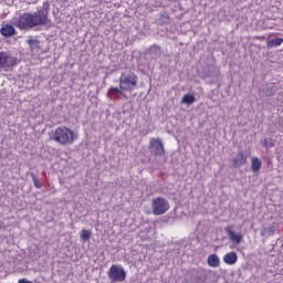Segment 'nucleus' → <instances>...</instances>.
Returning a JSON list of instances; mask_svg holds the SVG:
<instances>
[{
  "label": "nucleus",
  "mask_w": 283,
  "mask_h": 283,
  "mask_svg": "<svg viewBox=\"0 0 283 283\" xmlns=\"http://www.w3.org/2000/svg\"><path fill=\"white\" fill-rule=\"evenodd\" d=\"M18 63H19V61L15 57H9L7 60V65H9V66H15V65H18Z\"/></svg>",
  "instance_id": "obj_19"
},
{
  "label": "nucleus",
  "mask_w": 283,
  "mask_h": 283,
  "mask_svg": "<svg viewBox=\"0 0 283 283\" xmlns=\"http://www.w3.org/2000/svg\"><path fill=\"white\" fill-rule=\"evenodd\" d=\"M107 276L109 277V281H112V283H123L127 277V273L125 272V269H123V266L118 264H113L109 268V271H107Z\"/></svg>",
  "instance_id": "obj_5"
},
{
  "label": "nucleus",
  "mask_w": 283,
  "mask_h": 283,
  "mask_svg": "<svg viewBox=\"0 0 283 283\" xmlns=\"http://www.w3.org/2000/svg\"><path fill=\"white\" fill-rule=\"evenodd\" d=\"M193 103H196V97H193V95L184 94V96H181V104L191 105Z\"/></svg>",
  "instance_id": "obj_14"
},
{
  "label": "nucleus",
  "mask_w": 283,
  "mask_h": 283,
  "mask_svg": "<svg viewBox=\"0 0 283 283\" xmlns=\"http://www.w3.org/2000/svg\"><path fill=\"white\" fill-rule=\"evenodd\" d=\"M239 260V255L237 252H228L226 255H223V263L228 264V266H233L237 264V261Z\"/></svg>",
  "instance_id": "obj_10"
},
{
  "label": "nucleus",
  "mask_w": 283,
  "mask_h": 283,
  "mask_svg": "<svg viewBox=\"0 0 283 283\" xmlns=\"http://www.w3.org/2000/svg\"><path fill=\"white\" fill-rule=\"evenodd\" d=\"M149 149L153 150V156H164V144H161V139L159 138H151L149 143Z\"/></svg>",
  "instance_id": "obj_6"
},
{
  "label": "nucleus",
  "mask_w": 283,
  "mask_h": 283,
  "mask_svg": "<svg viewBox=\"0 0 283 283\" xmlns=\"http://www.w3.org/2000/svg\"><path fill=\"white\" fill-rule=\"evenodd\" d=\"M9 55L4 52H0V69L4 67L7 65V61L9 60Z\"/></svg>",
  "instance_id": "obj_17"
},
{
  "label": "nucleus",
  "mask_w": 283,
  "mask_h": 283,
  "mask_svg": "<svg viewBox=\"0 0 283 283\" xmlns=\"http://www.w3.org/2000/svg\"><path fill=\"white\" fill-rule=\"evenodd\" d=\"M91 235V230L82 229V231H80V240H82V242H87Z\"/></svg>",
  "instance_id": "obj_15"
},
{
  "label": "nucleus",
  "mask_w": 283,
  "mask_h": 283,
  "mask_svg": "<svg viewBox=\"0 0 283 283\" xmlns=\"http://www.w3.org/2000/svg\"><path fill=\"white\" fill-rule=\"evenodd\" d=\"M50 142H54L59 146H72L77 140V134L67 126H59L49 134Z\"/></svg>",
  "instance_id": "obj_2"
},
{
  "label": "nucleus",
  "mask_w": 283,
  "mask_h": 283,
  "mask_svg": "<svg viewBox=\"0 0 283 283\" xmlns=\"http://www.w3.org/2000/svg\"><path fill=\"white\" fill-rule=\"evenodd\" d=\"M18 283H32V282L28 281V279H20L18 280Z\"/></svg>",
  "instance_id": "obj_21"
},
{
  "label": "nucleus",
  "mask_w": 283,
  "mask_h": 283,
  "mask_svg": "<svg viewBox=\"0 0 283 283\" xmlns=\"http://www.w3.org/2000/svg\"><path fill=\"white\" fill-rule=\"evenodd\" d=\"M15 33V29L11 24H4L0 28V34L4 38L12 36Z\"/></svg>",
  "instance_id": "obj_12"
},
{
  "label": "nucleus",
  "mask_w": 283,
  "mask_h": 283,
  "mask_svg": "<svg viewBox=\"0 0 283 283\" xmlns=\"http://www.w3.org/2000/svg\"><path fill=\"white\" fill-rule=\"evenodd\" d=\"M31 177H32V181L34 182V188L41 189L42 184L39 180V178L36 177V175L32 174Z\"/></svg>",
  "instance_id": "obj_18"
},
{
  "label": "nucleus",
  "mask_w": 283,
  "mask_h": 283,
  "mask_svg": "<svg viewBox=\"0 0 283 283\" xmlns=\"http://www.w3.org/2000/svg\"><path fill=\"white\" fill-rule=\"evenodd\" d=\"M234 227L230 226L226 228V233H228V238H230V242L234 245L241 244V241L243 240V234L241 233H234L233 231Z\"/></svg>",
  "instance_id": "obj_8"
},
{
  "label": "nucleus",
  "mask_w": 283,
  "mask_h": 283,
  "mask_svg": "<svg viewBox=\"0 0 283 283\" xmlns=\"http://www.w3.org/2000/svg\"><path fill=\"white\" fill-rule=\"evenodd\" d=\"M207 265L211 269H218L220 266V259L217 254H209L207 256Z\"/></svg>",
  "instance_id": "obj_11"
},
{
  "label": "nucleus",
  "mask_w": 283,
  "mask_h": 283,
  "mask_svg": "<svg viewBox=\"0 0 283 283\" xmlns=\"http://www.w3.org/2000/svg\"><path fill=\"white\" fill-rule=\"evenodd\" d=\"M50 21L48 20V11L38 10L34 13H22L18 17L15 28L20 30H32L36 27L46 25Z\"/></svg>",
  "instance_id": "obj_1"
},
{
  "label": "nucleus",
  "mask_w": 283,
  "mask_h": 283,
  "mask_svg": "<svg viewBox=\"0 0 283 283\" xmlns=\"http://www.w3.org/2000/svg\"><path fill=\"white\" fill-rule=\"evenodd\" d=\"M153 216L160 217L168 212L170 205L164 197H157L151 202Z\"/></svg>",
  "instance_id": "obj_4"
},
{
  "label": "nucleus",
  "mask_w": 283,
  "mask_h": 283,
  "mask_svg": "<svg viewBox=\"0 0 283 283\" xmlns=\"http://www.w3.org/2000/svg\"><path fill=\"white\" fill-rule=\"evenodd\" d=\"M133 91L134 90L126 91L120 87L112 86L107 90V98H109L112 101H116L119 98V96L124 95L123 92H133Z\"/></svg>",
  "instance_id": "obj_9"
},
{
  "label": "nucleus",
  "mask_w": 283,
  "mask_h": 283,
  "mask_svg": "<svg viewBox=\"0 0 283 283\" xmlns=\"http://www.w3.org/2000/svg\"><path fill=\"white\" fill-rule=\"evenodd\" d=\"M250 169L252 170V172L258 174L261 169V159H259L258 157H252V159H250Z\"/></svg>",
  "instance_id": "obj_13"
},
{
  "label": "nucleus",
  "mask_w": 283,
  "mask_h": 283,
  "mask_svg": "<svg viewBox=\"0 0 283 283\" xmlns=\"http://www.w3.org/2000/svg\"><path fill=\"white\" fill-rule=\"evenodd\" d=\"M248 163V155L241 150L237 156L232 157V166L234 168L243 167Z\"/></svg>",
  "instance_id": "obj_7"
},
{
  "label": "nucleus",
  "mask_w": 283,
  "mask_h": 283,
  "mask_svg": "<svg viewBox=\"0 0 283 283\" xmlns=\"http://www.w3.org/2000/svg\"><path fill=\"white\" fill-rule=\"evenodd\" d=\"M274 146V144H273V139H263V147H265V148H271V147H273Z\"/></svg>",
  "instance_id": "obj_20"
},
{
  "label": "nucleus",
  "mask_w": 283,
  "mask_h": 283,
  "mask_svg": "<svg viewBox=\"0 0 283 283\" xmlns=\"http://www.w3.org/2000/svg\"><path fill=\"white\" fill-rule=\"evenodd\" d=\"M282 43H283V39H273V40H269L268 46L270 49H273L282 45Z\"/></svg>",
  "instance_id": "obj_16"
},
{
  "label": "nucleus",
  "mask_w": 283,
  "mask_h": 283,
  "mask_svg": "<svg viewBox=\"0 0 283 283\" xmlns=\"http://www.w3.org/2000/svg\"><path fill=\"white\" fill-rule=\"evenodd\" d=\"M138 82V77L132 71H125L120 73V77L118 78V88L123 91H134L136 90V85Z\"/></svg>",
  "instance_id": "obj_3"
}]
</instances>
